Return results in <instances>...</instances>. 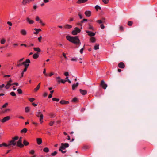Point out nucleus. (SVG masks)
I'll list each match as a JSON object with an SVG mask.
<instances>
[{
    "instance_id": "obj_1",
    "label": "nucleus",
    "mask_w": 157,
    "mask_h": 157,
    "mask_svg": "<svg viewBox=\"0 0 157 157\" xmlns=\"http://www.w3.org/2000/svg\"><path fill=\"white\" fill-rule=\"evenodd\" d=\"M66 38L68 40L75 45H78L80 43L79 39L77 36L71 37L69 36H67Z\"/></svg>"
},
{
    "instance_id": "obj_2",
    "label": "nucleus",
    "mask_w": 157,
    "mask_h": 157,
    "mask_svg": "<svg viewBox=\"0 0 157 157\" xmlns=\"http://www.w3.org/2000/svg\"><path fill=\"white\" fill-rule=\"evenodd\" d=\"M19 137L18 136H16L12 138V139L8 142V145L9 147L11 145L15 146L16 145V142L15 141L18 140Z\"/></svg>"
},
{
    "instance_id": "obj_3",
    "label": "nucleus",
    "mask_w": 157,
    "mask_h": 157,
    "mask_svg": "<svg viewBox=\"0 0 157 157\" xmlns=\"http://www.w3.org/2000/svg\"><path fill=\"white\" fill-rule=\"evenodd\" d=\"M36 116L40 118V121L41 124H42L43 122V115L40 112H38L37 113Z\"/></svg>"
},
{
    "instance_id": "obj_4",
    "label": "nucleus",
    "mask_w": 157,
    "mask_h": 157,
    "mask_svg": "<svg viewBox=\"0 0 157 157\" xmlns=\"http://www.w3.org/2000/svg\"><path fill=\"white\" fill-rule=\"evenodd\" d=\"M81 30L78 27H75L72 32V34L73 35H76L78 33L80 32Z\"/></svg>"
},
{
    "instance_id": "obj_5",
    "label": "nucleus",
    "mask_w": 157,
    "mask_h": 157,
    "mask_svg": "<svg viewBox=\"0 0 157 157\" xmlns=\"http://www.w3.org/2000/svg\"><path fill=\"white\" fill-rule=\"evenodd\" d=\"M30 63V60L28 59H26L25 61L22 62V64L24 65L25 67H28Z\"/></svg>"
},
{
    "instance_id": "obj_6",
    "label": "nucleus",
    "mask_w": 157,
    "mask_h": 157,
    "mask_svg": "<svg viewBox=\"0 0 157 157\" xmlns=\"http://www.w3.org/2000/svg\"><path fill=\"white\" fill-rule=\"evenodd\" d=\"M100 86L104 89H105L107 87V85L105 83L103 80H102L101 81Z\"/></svg>"
},
{
    "instance_id": "obj_7",
    "label": "nucleus",
    "mask_w": 157,
    "mask_h": 157,
    "mask_svg": "<svg viewBox=\"0 0 157 157\" xmlns=\"http://www.w3.org/2000/svg\"><path fill=\"white\" fill-rule=\"evenodd\" d=\"M10 119V117L9 116H7L4 117L3 119L1 120L0 121L2 123H5L6 122L9 121Z\"/></svg>"
},
{
    "instance_id": "obj_8",
    "label": "nucleus",
    "mask_w": 157,
    "mask_h": 157,
    "mask_svg": "<svg viewBox=\"0 0 157 157\" xmlns=\"http://www.w3.org/2000/svg\"><path fill=\"white\" fill-rule=\"evenodd\" d=\"M16 145L22 148L24 147V145L22 143V141L19 140L17 142V144H16Z\"/></svg>"
},
{
    "instance_id": "obj_9",
    "label": "nucleus",
    "mask_w": 157,
    "mask_h": 157,
    "mask_svg": "<svg viewBox=\"0 0 157 157\" xmlns=\"http://www.w3.org/2000/svg\"><path fill=\"white\" fill-rule=\"evenodd\" d=\"M65 148H66L65 147H63V146L61 145V146L60 147V148L59 149V151H61L62 153H65L67 152V151H63V150H65Z\"/></svg>"
},
{
    "instance_id": "obj_10",
    "label": "nucleus",
    "mask_w": 157,
    "mask_h": 157,
    "mask_svg": "<svg viewBox=\"0 0 157 157\" xmlns=\"http://www.w3.org/2000/svg\"><path fill=\"white\" fill-rule=\"evenodd\" d=\"M34 0H23L22 3L24 5H26L27 4L33 1Z\"/></svg>"
},
{
    "instance_id": "obj_11",
    "label": "nucleus",
    "mask_w": 157,
    "mask_h": 157,
    "mask_svg": "<svg viewBox=\"0 0 157 157\" xmlns=\"http://www.w3.org/2000/svg\"><path fill=\"white\" fill-rule=\"evenodd\" d=\"M86 32L88 33L89 36L91 37H93L95 35V33L89 31H86Z\"/></svg>"
},
{
    "instance_id": "obj_12",
    "label": "nucleus",
    "mask_w": 157,
    "mask_h": 157,
    "mask_svg": "<svg viewBox=\"0 0 157 157\" xmlns=\"http://www.w3.org/2000/svg\"><path fill=\"white\" fill-rule=\"evenodd\" d=\"M118 67L120 68H124L125 67V65L123 62H121L118 63Z\"/></svg>"
},
{
    "instance_id": "obj_13",
    "label": "nucleus",
    "mask_w": 157,
    "mask_h": 157,
    "mask_svg": "<svg viewBox=\"0 0 157 157\" xmlns=\"http://www.w3.org/2000/svg\"><path fill=\"white\" fill-rule=\"evenodd\" d=\"M96 22L99 24L105 23V19L103 18L101 20H98L96 21Z\"/></svg>"
},
{
    "instance_id": "obj_14",
    "label": "nucleus",
    "mask_w": 157,
    "mask_h": 157,
    "mask_svg": "<svg viewBox=\"0 0 157 157\" xmlns=\"http://www.w3.org/2000/svg\"><path fill=\"white\" fill-rule=\"evenodd\" d=\"M79 91L81 94L82 95H86L87 93V91L86 90H83L80 89L79 90Z\"/></svg>"
},
{
    "instance_id": "obj_15",
    "label": "nucleus",
    "mask_w": 157,
    "mask_h": 157,
    "mask_svg": "<svg viewBox=\"0 0 157 157\" xmlns=\"http://www.w3.org/2000/svg\"><path fill=\"white\" fill-rule=\"evenodd\" d=\"M41 83H40L33 90V91L35 92H36L40 89Z\"/></svg>"
},
{
    "instance_id": "obj_16",
    "label": "nucleus",
    "mask_w": 157,
    "mask_h": 157,
    "mask_svg": "<svg viewBox=\"0 0 157 157\" xmlns=\"http://www.w3.org/2000/svg\"><path fill=\"white\" fill-rule=\"evenodd\" d=\"M91 13L90 11H86L85 12V14L86 16L89 17L91 15Z\"/></svg>"
},
{
    "instance_id": "obj_17",
    "label": "nucleus",
    "mask_w": 157,
    "mask_h": 157,
    "mask_svg": "<svg viewBox=\"0 0 157 157\" xmlns=\"http://www.w3.org/2000/svg\"><path fill=\"white\" fill-rule=\"evenodd\" d=\"M60 103L62 105H65L69 104V102L67 101L61 100L60 102Z\"/></svg>"
},
{
    "instance_id": "obj_18",
    "label": "nucleus",
    "mask_w": 157,
    "mask_h": 157,
    "mask_svg": "<svg viewBox=\"0 0 157 157\" xmlns=\"http://www.w3.org/2000/svg\"><path fill=\"white\" fill-rule=\"evenodd\" d=\"M34 30L36 31V32H34V34H38L39 32H40L41 31V30L40 29H36L35 28L34 29Z\"/></svg>"
},
{
    "instance_id": "obj_19",
    "label": "nucleus",
    "mask_w": 157,
    "mask_h": 157,
    "mask_svg": "<svg viewBox=\"0 0 157 157\" xmlns=\"http://www.w3.org/2000/svg\"><path fill=\"white\" fill-rule=\"evenodd\" d=\"M36 142L38 145H40L42 142V139L41 138H37Z\"/></svg>"
},
{
    "instance_id": "obj_20",
    "label": "nucleus",
    "mask_w": 157,
    "mask_h": 157,
    "mask_svg": "<svg viewBox=\"0 0 157 157\" xmlns=\"http://www.w3.org/2000/svg\"><path fill=\"white\" fill-rule=\"evenodd\" d=\"M21 33L23 36H25L27 34V32L25 29H22L20 31Z\"/></svg>"
},
{
    "instance_id": "obj_21",
    "label": "nucleus",
    "mask_w": 157,
    "mask_h": 157,
    "mask_svg": "<svg viewBox=\"0 0 157 157\" xmlns=\"http://www.w3.org/2000/svg\"><path fill=\"white\" fill-rule=\"evenodd\" d=\"M9 147V145L8 144H6L5 143H2V144H0V147Z\"/></svg>"
},
{
    "instance_id": "obj_22",
    "label": "nucleus",
    "mask_w": 157,
    "mask_h": 157,
    "mask_svg": "<svg viewBox=\"0 0 157 157\" xmlns=\"http://www.w3.org/2000/svg\"><path fill=\"white\" fill-rule=\"evenodd\" d=\"M27 21L29 24H32L34 23V21L33 20H30L29 17H27L26 19Z\"/></svg>"
},
{
    "instance_id": "obj_23",
    "label": "nucleus",
    "mask_w": 157,
    "mask_h": 157,
    "mask_svg": "<svg viewBox=\"0 0 157 157\" xmlns=\"http://www.w3.org/2000/svg\"><path fill=\"white\" fill-rule=\"evenodd\" d=\"M87 0H78L76 3L78 4H80L82 3H84L87 2Z\"/></svg>"
},
{
    "instance_id": "obj_24",
    "label": "nucleus",
    "mask_w": 157,
    "mask_h": 157,
    "mask_svg": "<svg viewBox=\"0 0 157 157\" xmlns=\"http://www.w3.org/2000/svg\"><path fill=\"white\" fill-rule=\"evenodd\" d=\"M39 54L37 53L34 54L33 56V58L34 59H37L39 56Z\"/></svg>"
},
{
    "instance_id": "obj_25",
    "label": "nucleus",
    "mask_w": 157,
    "mask_h": 157,
    "mask_svg": "<svg viewBox=\"0 0 157 157\" xmlns=\"http://www.w3.org/2000/svg\"><path fill=\"white\" fill-rule=\"evenodd\" d=\"M96 41L95 38L94 37H91L90 39V41L92 43H94Z\"/></svg>"
},
{
    "instance_id": "obj_26",
    "label": "nucleus",
    "mask_w": 157,
    "mask_h": 157,
    "mask_svg": "<svg viewBox=\"0 0 157 157\" xmlns=\"http://www.w3.org/2000/svg\"><path fill=\"white\" fill-rule=\"evenodd\" d=\"M33 49L35 51L37 52V53L41 52V50L39 47H34L33 48Z\"/></svg>"
},
{
    "instance_id": "obj_27",
    "label": "nucleus",
    "mask_w": 157,
    "mask_h": 157,
    "mask_svg": "<svg viewBox=\"0 0 157 157\" xmlns=\"http://www.w3.org/2000/svg\"><path fill=\"white\" fill-rule=\"evenodd\" d=\"M23 145L24 146H27L29 144V143L27 141L25 140H24L23 141Z\"/></svg>"
},
{
    "instance_id": "obj_28",
    "label": "nucleus",
    "mask_w": 157,
    "mask_h": 157,
    "mask_svg": "<svg viewBox=\"0 0 157 157\" xmlns=\"http://www.w3.org/2000/svg\"><path fill=\"white\" fill-rule=\"evenodd\" d=\"M78 83H77L76 84H73L72 86V89L73 90H75V89L78 87Z\"/></svg>"
},
{
    "instance_id": "obj_29",
    "label": "nucleus",
    "mask_w": 157,
    "mask_h": 157,
    "mask_svg": "<svg viewBox=\"0 0 157 157\" xmlns=\"http://www.w3.org/2000/svg\"><path fill=\"white\" fill-rule=\"evenodd\" d=\"M61 145L63 146V147H65V148H67L69 147V144L67 143H62L61 144Z\"/></svg>"
},
{
    "instance_id": "obj_30",
    "label": "nucleus",
    "mask_w": 157,
    "mask_h": 157,
    "mask_svg": "<svg viewBox=\"0 0 157 157\" xmlns=\"http://www.w3.org/2000/svg\"><path fill=\"white\" fill-rule=\"evenodd\" d=\"M64 28L66 29H70L72 28V26L69 24H67L65 25Z\"/></svg>"
},
{
    "instance_id": "obj_31",
    "label": "nucleus",
    "mask_w": 157,
    "mask_h": 157,
    "mask_svg": "<svg viewBox=\"0 0 157 157\" xmlns=\"http://www.w3.org/2000/svg\"><path fill=\"white\" fill-rule=\"evenodd\" d=\"M57 82L58 83H60L61 82L62 83L64 84L66 82V80H63V79H61L60 80H58L57 81Z\"/></svg>"
},
{
    "instance_id": "obj_32",
    "label": "nucleus",
    "mask_w": 157,
    "mask_h": 157,
    "mask_svg": "<svg viewBox=\"0 0 157 157\" xmlns=\"http://www.w3.org/2000/svg\"><path fill=\"white\" fill-rule=\"evenodd\" d=\"M27 131V129L26 128H24L21 131V133H26Z\"/></svg>"
},
{
    "instance_id": "obj_33",
    "label": "nucleus",
    "mask_w": 157,
    "mask_h": 157,
    "mask_svg": "<svg viewBox=\"0 0 157 157\" xmlns=\"http://www.w3.org/2000/svg\"><path fill=\"white\" fill-rule=\"evenodd\" d=\"M11 85V84H9V83H7V84L5 86V88L6 89H8Z\"/></svg>"
},
{
    "instance_id": "obj_34",
    "label": "nucleus",
    "mask_w": 157,
    "mask_h": 157,
    "mask_svg": "<svg viewBox=\"0 0 157 157\" xmlns=\"http://www.w3.org/2000/svg\"><path fill=\"white\" fill-rule=\"evenodd\" d=\"M88 26H89L88 29H89L91 30H92L93 31L94 30V27L90 24H89Z\"/></svg>"
},
{
    "instance_id": "obj_35",
    "label": "nucleus",
    "mask_w": 157,
    "mask_h": 157,
    "mask_svg": "<svg viewBox=\"0 0 157 157\" xmlns=\"http://www.w3.org/2000/svg\"><path fill=\"white\" fill-rule=\"evenodd\" d=\"M99 44H96L94 46V49L95 50H97L99 49Z\"/></svg>"
},
{
    "instance_id": "obj_36",
    "label": "nucleus",
    "mask_w": 157,
    "mask_h": 157,
    "mask_svg": "<svg viewBox=\"0 0 157 157\" xmlns=\"http://www.w3.org/2000/svg\"><path fill=\"white\" fill-rule=\"evenodd\" d=\"M43 151L45 152L48 153L49 151V149L48 147H45L43 149Z\"/></svg>"
},
{
    "instance_id": "obj_37",
    "label": "nucleus",
    "mask_w": 157,
    "mask_h": 157,
    "mask_svg": "<svg viewBox=\"0 0 157 157\" xmlns=\"http://www.w3.org/2000/svg\"><path fill=\"white\" fill-rule=\"evenodd\" d=\"M90 148V146L89 145H85L82 148L84 149H89Z\"/></svg>"
},
{
    "instance_id": "obj_38",
    "label": "nucleus",
    "mask_w": 157,
    "mask_h": 157,
    "mask_svg": "<svg viewBox=\"0 0 157 157\" xmlns=\"http://www.w3.org/2000/svg\"><path fill=\"white\" fill-rule=\"evenodd\" d=\"M30 111V108L28 107H26L25 108V111L26 113L29 112Z\"/></svg>"
},
{
    "instance_id": "obj_39",
    "label": "nucleus",
    "mask_w": 157,
    "mask_h": 157,
    "mask_svg": "<svg viewBox=\"0 0 157 157\" xmlns=\"http://www.w3.org/2000/svg\"><path fill=\"white\" fill-rule=\"evenodd\" d=\"M133 24V22L132 21H129L128 22L127 24L129 26H131Z\"/></svg>"
},
{
    "instance_id": "obj_40",
    "label": "nucleus",
    "mask_w": 157,
    "mask_h": 157,
    "mask_svg": "<svg viewBox=\"0 0 157 157\" xmlns=\"http://www.w3.org/2000/svg\"><path fill=\"white\" fill-rule=\"evenodd\" d=\"M28 99L31 102H32L35 100V98H29Z\"/></svg>"
},
{
    "instance_id": "obj_41",
    "label": "nucleus",
    "mask_w": 157,
    "mask_h": 157,
    "mask_svg": "<svg viewBox=\"0 0 157 157\" xmlns=\"http://www.w3.org/2000/svg\"><path fill=\"white\" fill-rule=\"evenodd\" d=\"M52 100L53 101L58 102L59 101V98H52Z\"/></svg>"
},
{
    "instance_id": "obj_42",
    "label": "nucleus",
    "mask_w": 157,
    "mask_h": 157,
    "mask_svg": "<svg viewBox=\"0 0 157 157\" xmlns=\"http://www.w3.org/2000/svg\"><path fill=\"white\" fill-rule=\"evenodd\" d=\"M17 91L19 94H21L22 93V90L20 88L18 89Z\"/></svg>"
},
{
    "instance_id": "obj_43",
    "label": "nucleus",
    "mask_w": 157,
    "mask_h": 157,
    "mask_svg": "<svg viewBox=\"0 0 157 157\" xmlns=\"http://www.w3.org/2000/svg\"><path fill=\"white\" fill-rule=\"evenodd\" d=\"M78 99L76 97H74L73 98V99L72 100V102H76L77 101Z\"/></svg>"
},
{
    "instance_id": "obj_44",
    "label": "nucleus",
    "mask_w": 157,
    "mask_h": 157,
    "mask_svg": "<svg viewBox=\"0 0 157 157\" xmlns=\"http://www.w3.org/2000/svg\"><path fill=\"white\" fill-rule=\"evenodd\" d=\"M6 42V40L4 39H2L1 40V43L2 44H4Z\"/></svg>"
},
{
    "instance_id": "obj_45",
    "label": "nucleus",
    "mask_w": 157,
    "mask_h": 157,
    "mask_svg": "<svg viewBox=\"0 0 157 157\" xmlns=\"http://www.w3.org/2000/svg\"><path fill=\"white\" fill-rule=\"evenodd\" d=\"M49 115L52 118H53L56 116L55 114L52 113H50Z\"/></svg>"
},
{
    "instance_id": "obj_46",
    "label": "nucleus",
    "mask_w": 157,
    "mask_h": 157,
    "mask_svg": "<svg viewBox=\"0 0 157 157\" xmlns=\"http://www.w3.org/2000/svg\"><path fill=\"white\" fill-rule=\"evenodd\" d=\"M43 74L45 76H48V75L47 74L46 72V69H44L43 72Z\"/></svg>"
},
{
    "instance_id": "obj_47",
    "label": "nucleus",
    "mask_w": 157,
    "mask_h": 157,
    "mask_svg": "<svg viewBox=\"0 0 157 157\" xmlns=\"http://www.w3.org/2000/svg\"><path fill=\"white\" fill-rule=\"evenodd\" d=\"M10 94L13 96H16V94L14 92H11L10 93Z\"/></svg>"
},
{
    "instance_id": "obj_48",
    "label": "nucleus",
    "mask_w": 157,
    "mask_h": 157,
    "mask_svg": "<svg viewBox=\"0 0 157 157\" xmlns=\"http://www.w3.org/2000/svg\"><path fill=\"white\" fill-rule=\"evenodd\" d=\"M95 8L97 11H98V9L100 10L101 9V7L98 5H96L95 6Z\"/></svg>"
},
{
    "instance_id": "obj_49",
    "label": "nucleus",
    "mask_w": 157,
    "mask_h": 157,
    "mask_svg": "<svg viewBox=\"0 0 157 157\" xmlns=\"http://www.w3.org/2000/svg\"><path fill=\"white\" fill-rule=\"evenodd\" d=\"M34 153L35 151L33 150H31L29 151V153L31 155H33L34 154Z\"/></svg>"
},
{
    "instance_id": "obj_50",
    "label": "nucleus",
    "mask_w": 157,
    "mask_h": 157,
    "mask_svg": "<svg viewBox=\"0 0 157 157\" xmlns=\"http://www.w3.org/2000/svg\"><path fill=\"white\" fill-rule=\"evenodd\" d=\"M57 153V152L56 151H55L53 153H51V155L52 156H55V155H56Z\"/></svg>"
},
{
    "instance_id": "obj_51",
    "label": "nucleus",
    "mask_w": 157,
    "mask_h": 157,
    "mask_svg": "<svg viewBox=\"0 0 157 157\" xmlns=\"http://www.w3.org/2000/svg\"><path fill=\"white\" fill-rule=\"evenodd\" d=\"M119 29L121 31H123L124 30V28L122 26H121L120 27Z\"/></svg>"
},
{
    "instance_id": "obj_52",
    "label": "nucleus",
    "mask_w": 157,
    "mask_h": 157,
    "mask_svg": "<svg viewBox=\"0 0 157 157\" xmlns=\"http://www.w3.org/2000/svg\"><path fill=\"white\" fill-rule=\"evenodd\" d=\"M102 2L105 4H107L109 2V0H102Z\"/></svg>"
},
{
    "instance_id": "obj_53",
    "label": "nucleus",
    "mask_w": 157,
    "mask_h": 157,
    "mask_svg": "<svg viewBox=\"0 0 157 157\" xmlns=\"http://www.w3.org/2000/svg\"><path fill=\"white\" fill-rule=\"evenodd\" d=\"M54 123V121H51L49 124L50 126H52Z\"/></svg>"
},
{
    "instance_id": "obj_54",
    "label": "nucleus",
    "mask_w": 157,
    "mask_h": 157,
    "mask_svg": "<svg viewBox=\"0 0 157 157\" xmlns=\"http://www.w3.org/2000/svg\"><path fill=\"white\" fill-rule=\"evenodd\" d=\"M8 105V103H5L2 106L3 108H5Z\"/></svg>"
},
{
    "instance_id": "obj_55",
    "label": "nucleus",
    "mask_w": 157,
    "mask_h": 157,
    "mask_svg": "<svg viewBox=\"0 0 157 157\" xmlns=\"http://www.w3.org/2000/svg\"><path fill=\"white\" fill-rule=\"evenodd\" d=\"M77 59L76 58H72L71 59V60L72 61H76Z\"/></svg>"
},
{
    "instance_id": "obj_56",
    "label": "nucleus",
    "mask_w": 157,
    "mask_h": 157,
    "mask_svg": "<svg viewBox=\"0 0 157 157\" xmlns=\"http://www.w3.org/2000/svg\"><path fill=\"white\" fill-rule=\"evenodd\" d=\"M35 20L36 21H38L40 20V18L38 16H37L35 18Z\"/></svg>"
},
{
    "instance_id": "obj_57",
    "label": "nucleus",
    "mask_w": 157,
    "mask_h": 157,
    "mask_svg": "<svg viewBox=\"0 0 157 157\" xmlns=\"http://www.w3.org/2000/svg\"><path fill=\"white\" fill-rule=\"evenodd\" d=\"M62 55H63V56L64 57V58L65 59H67V56H66V54L64 53H62Z\"/></svg>"
},
{
    "instance_id": "obj_58",
    "label": "nucleus",
    "mask_w": 157,
    "mask_h": 157,
    "mask_svg": "<svg viewBox=\"0 0 157 157\" xmlns=\"http://www.w3.org/2000/svg\"><path fill=\"white\" fill-rule=\"evenodd\" d=\"M40 21V23L41 24V25H42V26H44L45 25V24L43 23L42 22V21L41 20H40L39 21Z\"/></svg>"
},
{
    "instance_id": "obj_59",
    "label": "nucleus",
    "mask_w": 157,
    "mask_h": 157,
    "mask_svg": "<svg viewBox=\"0 0 157 157\" xmlns=\"http://www.w3.org/2000/svg\"><path fill=\"white\" fill-rule=\"evenodd\" d=\"M84 49V48H81V49L80 50V53L81 54H82V53H83V51Z\"/></svg>"
},
{
    "instance_id": "obj_60",
    "label": "nucleus",
    "mask_w": 157,
    "mask_h": 157,
    "mask_svg": "<svg viewBox=\"0 0 157 157\" xmlns=\"http://www.w3.org/2000/svg\"><path fill=\"white\" fill-rule=\"evenodd\" d=\"M64 75L65 76L67 77L69 75V73L67 72H65L64 73Z\"/></svg>"
},
{
    "instance_id": "obj_61",
    "label": "nucleus",
    "mask_w": 157,
    "mask_h": 157,
    "mask_svg": "<svg viewBox=\"0 0 157 157\" xmlns=\"http://www.w3.org/2000/svg\"><path fill=\"white\" fill-rule=\"evenodd\" d=\"M78 15L79 16L80 19H81L82 18V14L80 13H78Z\"/></svg>"
},
{
    "instance_id": "obj_62",
    "label": "nucleus",
    "mask_w": 157,
    "mask_h": 157,
    "mask_svg": "<svg viewBox=\"0 0 157 157\" xmlns=\"http://www.w3.org/2000/svg\"><path fill=\"white\" fill-rule=\"evenodd\" d=\"M87 21V19H84L82 20L81 21V23H82L84 22L85 21Z\"/></svg>"
},
{
    "instance_id": "obj_63",
    "label": "nucleus",
    "mask_w": 157,
    "mask_h": 157,
    "mask_svg": "<svg viewBox=\"0 0 157 157\" xmlns=\"http://www.w3.org/2000/svg\"><path fill=\"white\" fill-rule=\"evenodd\" d=\"M100 27L102 29H104L105 28V26L103 24H101L100 25Z\"/></svg>"
},
{
    "instance_id": "obj_64",
    "label": "nucleus",
    "mask_w": 157,
    "mask_h": 157,
    "mask_svg": "<svg viewBox=\"0 0 157 157\" xmlns=\"http://www.w3.org/2000/svg\"><path fill=\"white\" fill-rule=\"evenodd\" d=\"M47 95H48V94L46 92L44 93L43 95V96L44 97H46L47 96Z\"/></svg>"
}]
</instances>
